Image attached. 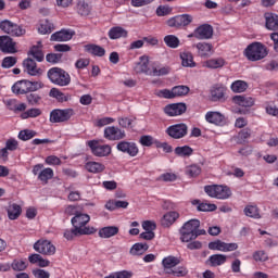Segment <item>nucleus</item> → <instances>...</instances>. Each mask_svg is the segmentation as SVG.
Returning a JSON list of instances; mask_svg holds the SVG:
<instances>
[{
    "label": "nucleus",
    "mask_w": 278,
    "mask_h": 278,
    "mask_svg": "<svg viewBox=\"0 0 278 278\" xmlns=\"http://www.w3.org/2000/svg\"><path fill=\"white\" fill-rule=\"evenodd\" d=\"M244 55L250 62H260L268 55V48L260 41H254L245 48Z\"/></svg>",
    "instance_id": "f257e3e1"
},
{
    "label": "nucleus",
    "mask_w": 278,
    "mask_h": 278,
    "mask_svg": "<svg viewBox=\"0 0 278 278\" xmlns=\"http://www.w3.org/2000/svg\"><path fill=\"white\" fill-rule=\"evenodd\" d=\"M48 78L55 86H68L71 84V74L60 67H52L48 71Z\"/></svg>",
    "instance_id": "f03ea898"
},
{
    "label": "nucleus",
    "mask_w": 278,
    "mask_h": 278,
    "mask_svg": "<svg viewBox=\"0 0 278 278\" xmlns=\"http://www.w3.org/2000/svg\"><path fill=\"white\" fill-rule=\"evenodd\" d=\"M199 227H201V222L199 219H191L185 223L180 229L181 242H190L191 240H197V230Z\"/></svg>",
    "instance_id": "7ed1b4c3"
},
{
    "label": "nucleus",
    "mask_w": 278,
    "mask_h": 278,
    "mask_svg": "<svg viewBox=\"0 0 278 278\" xmlns=\"http://www.w3.org/2000/svg\"><path fill=\"white\" fill-rule=\"evenodd\" d=\"M204 192L212 199H229L231 197V189L223 185H207L204 187Z\"/></svg>",
    "instance_id": "20e7f679"
},
{
    "label": "nucleus",
    "mask_w": 278,
    "mask_h": 278,
    "mask_svg": "<svg viewBox=\"0 0 278 278\" xmlns=\"http://www.w3.org/2000/svg\"><path fill=\"white\" fill-rule=\"evenodd\" d=\"M0 29L4 34H8V36H12L13 38H21V36H25L27 34V30L23 28V26L13 23L10 20H3L0 22Z\"/></svg>",
    "instance_id": "39448f33"
},
{
    "label": "nucleus",
    "mask_w": 278,
    "mask_h": 278,
    "mask_svg": "<svg viewBox=\"0 0 278 278\" xmlns=\"http://www.w3.org/2000/svg\"><path fill=\"white\" fill-rule=\"evenodd\" d=\"M86 144L89 147L92 155L96 157H108L112 154V146L101 144V140H89L86 142Z\"/></svg>",
    "instance_id": "423d86ee"
},
{
    "label": "nucleus",
    "mask_w": 278,
    "mask_h": 278,
    "mask_svg": "<svg viewBox=\"0 0 278 278\" xmlns=\"http://www.w3.org/2000/svg\"><path fill=\"white\" fill-rule=\"evenodd\" d=\"M190 92V87L186 85L175 86L172 90L162 89L157 91V97L162 99H175V97H186Z\"/></svg>",
    "instance_id": "0eeeda50"
},
{
    "label": "nucleus",
    "mask_w": 278,
    "mask_h": 278,
    "mask_svg": "<svg viewBox=\"0 0 278 278\" xmlns=\"http://www.w3.org/2000/svg\"><path fill=\"white\" fill-rule=\"evenodd\" d=\"M75 116L73 109H54L50 112V123H66Z\"/></svg>",
    "instance_id": "6e6552de"
},
{
    "label": "nucleus",
    "mask_w": 278,
    "mask_h": 278,
    "mask_svg": "<svg viewBox=\"0 0 278 278\" xmlns=\"http://www.w3.org/2000/svg\"><path fill=\"white\" fill-rule=\"evenodd\" d=\"M33 175H38L37 179L39 181H42L45 185L49 184V180L53 177V168L51 167H46L45 165L39 163L34 165L33 167Z\"/></svg>",
    "instance_id": "1a4fd4ad"
},
{
    "label": "nucleus",
    "mask_w": 278,
    "mask_h": 278,
    "mask_svg": "<svg viewBox=\"0 0 278 278\" xmlns=\"http://www.w3.org/2000/svg\"><path fill=\"white\" fill-rule=\"evenodd\" d=\"M165 134L174 140H180V138H186L188 136V125L180 123L175 124L166 128Z\"/></svg>",
    "instance_id": "9d476101"
},
{
    "label": "nucleus",
    "mask_w": 278,
    "mask_h": 278,
    "mask_svg": "<svg viewBox=\"0 0 278 278\" xmlns=\"http://www.w3.org/2000/svg\"><path fill=\"white\" fill-rule=\"evenodd\" d=\"M192 36L198 40H210L214 36V28L210 24L200 25L192 35H189L190 38Z\"/></svg>",
    "instance_id": "9b49d317"
},
{
    "label": "nucleus",
    "mask_w": 278,
    "mask_h": 278,
    "mask_svg": "<svg viewBox=\"0 0 278 278\" xmlns=\"http://www.w3.org/2000/svg\"><path fill=\"white\" fill-rule=\"evenodd\" d=\"M193 18L190 14H181L176 15L174 17H170L167 21L168 27H177V29H180L181 27H188L190 23H192Z\"/></svg>",
    "instance_id": "f8f14e48"
},
{
    "label": "nucleus",
    "mask_w": 278,
    "mask_h": 278,
    "mask_svg": "<svg viewBox=\"0 0 278 278\" xmlns=\"http://www.w3.org/2000/svg\"><path fill=\"white\" fill-rule=\"evenodd\" d=\"M210 251H222V253H229L237 251L238 243H227L220 240H215L208 243Z\"/></svg>",
    "instance_id": "ddd939ff"
},
{
    "label": "nucleus",
    "mask_w": 278,
    "mask_h": 278,
    "mask_svg": "<svg viewBox=\"0 0 278 278\" xmlns=\"http://www.w3.org/2000/svg\"><path fill=\"white\" fill-rule=\"evenodd\" d=\"M0 51L2 53L11 54L18 53L14 39L8 35L0 36Z\"/></svg>",
    "instance_id": "4468645a"
},
{
    "label": "nucleus",
    "mask_w": 278,
    "mask_h": 278,
    "mask_svg": "<svg viewBox=\"0 0 278 278\" xmlns=\"http://www.w3.org/2000/svg\"><path fill=\"white\" fill-rule=\"evenodd\" d=\"M116 149L117 151H121V153H126L130 157H136V155L140 153L138 144L131 141H119L116 146Z\"/></svg>",
    "instance_id": "2eb2a0df"
},
{
    "label": "nucleus",
    "mask_w": 278,
    "mask_h": 278,
    "mask_svg": "<svg viewBox=\"0 0 278 278\" xmlns=\"http://www.w3.org/2000/svg\"><path fill=\"white\" fill-rule=\"evenodd\" d=\"M34 249L41 255H55V245L49 240H38L34 244Z\"/></svg>",
    "instance_id": "dca6fc26"
},
{
    "label": "nucleus",
    "mask_w": 278,
    "mask_h": 278,
    "mask_svg": "<svg viewBox=\"0 0 278 278\" xmlns=\"http://www.w3.org/2000/svg\"><path fill=\"white\" fill-rule=\"evenodd\" d=\"M92 233H97V229L94 227H85V228H76L71 230H65L64 238L66 240H73V238L77 236H92Z\"/></svg>",
    "instance_id": "f3484780"
},
{
    "label": "nucleus",
    "mask_w": 278,
    "mask_h": 278,
    "mask_svg": "<svg viewBox=\"0 0 278 278\" xmlns=\"http://www.w3.org/2000/svg\"><path fill=\"white\" fill-rule=\"evenodd\" d=\"M127 135L125 134V130L116 127V126H109L104 128V138L106 140L116 141V140H123L125 139Z\"/></svg>",
    "instance_id": "a211bd4d"
},
{
    "label": "nucleus",
    "mask_w": 278,
    "mask_h": 278,
    "mask_svg": "<svg viewBox=\"0 0 278 278\" xmlns=\"http://www.w3.org/2000/svg\"><path fill=\"white\" fill-rule=\"evenodd\" d=\"M205 121H206V123H210L211 125H217L219 127L227 125V119L225 118V115H223L220 112H216V111H208L205 114Z\"/></svg>",
    "instance_id": "6ab92c4d"
},
{
    "label": "nucleus",
    "mask_w": 278,
    "mask_h": 278,
    "mask_svg": "<svg viewBox=\"0 0 278 278\" xmlns=\"http://www.w3.org/2000/svg\"><path fill=\"white\" fill-rule=\"evenodd\" d=\"M186 110H188L186 103H173L164 108V112L167 116H181V114H185Z\"/></svg>",
    "instance_id": "aec40b11"
},
{
    "label": "nucleus",
    "mask_w": 278,
    "mask_h": 278,
    "mask_svg": "<svg viewBox=\"0 0 278 278\" xmlns=\"http://www.w3.org/2000/svg\"><path fill=\"white\" fill-rule=\"evenodd\" d=\"M24 71L31 77H38L42 75V68L38 67V64L33 59H26L23 61Z\"/></svg>",
    "instance_id": "412c9836"
},
{
    "label": "nucleus",
    "mask_w": 278,
    "mask_h": 278,
    "mask_svg": "<svg viewBox=\"0 0 278 278\" xmlns=\"http://www.w3.org/2000/svg\"><path fill=\"white\" fill-rule=\"evenodd\" d=\"M90 223V215L86 213L78 212L73 218H72V225L73 227H76V229H84L86 225Z\"/></svg>",
    "instance_id": "4be33fe9"
},
{
    "label": "nucleus",
    "mask_w": 278,
    "mask_h": 278,
    "mask_svg": "<svg viewBox=\"0 0 278 278\" xmlns=\"http://www.w3.org/2000/svg\"><path fill=\"white\" fill-rule=\"evenodd\" d=\"M73 36H75V33L62 29L52 34L50 40L53 42H68V40L73 39Z\"/></svg>",
    "instance_id": "5701e85b"
},
{
    "label": "nucleus",
    "mask_w": 278,
    "mask_h": 278,
    "mask_svg": "<svg viewBox=\"0 0 278 278\" xmlns=\"http://www.w3.org/2000/svg\"><path fill=\"white\" fill-rule=\"evenodd\" d=\"M139 60L140 61L135 66L136 73H144V75H151L153 70L149 67V56L142 55Z\"/></svg>",
    "instance_id": "b1692460"
},
{
    "label": "nucleus",
    "mask_w": 278,
    "mask_h": 278,
    "mask_svg": "<svg viewBox=\"0 0 278 278\" xmlns=\"http://www.w3.org/2000/svg\"><path fill=\"white\" fill-rule=\"evenodd\" d=\"M13 94H27L29 93V80H18L16 81L12 88Z\"/></svg>",
    "instance_id": "393cba45"
},
{
    "label": "nucleus",
    "mask_w": 278,
    "mask_h": 278,
    "mask_svg": "<svg viewBox=\"0 0 278 278\" xmlns=\"http://www.w3.org/2000/svg\"><path fill=\"white\" fill-rule=\"evenodd\" d=\"M225 92H227V89L223 85H215L211 88V100L216 101H223L225 99Z\"/></svg>",
    "instance_id": "a878e982"
},
{
    "label": "nucleus",
    "mask_w": 278,
    "mask_h": 278,
    "mask_svg": "<svg viewBox=\"0 0 278 278\" xmlns=\"http://www.w3.org/2000/svg\"><path fill=\"white\" fill-rule=\"evenodd\" d=\"M206 264L213 268H216V266H223V264H227V255L213 254L206 260Z\"/></svg>",
    "instance_id": "bb28decb"
},
{
    "label": "nucleus",
    "mask_w": 278,
    "mask_h": 278,
    "mask_svg": "<svg viewBox=\"0 0 278 278\" xmlns=\"http://www.w3.org/2000/svg\"><path fill=\"white\" fill-rule=\"evenodd\" d=\"M265 27L269 29V31H277L278 15L275 13H265Z\"/></svg>",
    "instance_id": "cd10ccee"
},
{
    "label": "nucleus",
    "mask_w": 278,
    "mask_h": 278,
    "mask_svg": "<svg viewBox=\"0 0 278 278\" xmlns=\"http://www.w3.org/2000/svg\"><path fill=\"white\" fill-rule=\"evenodd\" d=\"M193 47H195V49H198V54L200 55V58H210V55H212V51L214 49L212 43H207V42H198Z\"/></svg>",
    "instance_id": "c85d7f7f"
},
{
    "label": "nucleus",
    "mask_w": 278,
    "mask_h": 278,
    "mask_svg": "<svg viewBox=\"0 0 278 278\" xmlns=\"http://www.w3.org/2000/svg\"><path fill=\"white\" fill-rule=\"evenodd\" d=\"M119 231L118 226H106L99 229L98 236L99 238H114V236H117Z\"/></svg>",
    "instance_id": "c756f323"
},
{
    "label": "nucleus",
    "mask_w": 278,
    "mask_h": 278,
    "mask_svg": "<svg viewBox=\"0 0 278 278\" xmlns=\"http://www.w3.org/2000/svg\"><path fill=\"white\" fill-rule=\"evenodd\" d=\"M85 51L91 55H94L96 58H103V55H105V48L94 43L86 45Z\"/></svg>",
    "instance_id": "7c9ffc66"
},
{
    "label": "nucleus",
    "mask_w": 278,
    "mask_h": 278,
    "mask_svg": "<svg viewBox=\"0 0 278 278\" xmlns=\"http://www.w3.org/2000/svg\"><path fill=\"white\" fill-rule=\"evenodd\" d=\"M108 36L111 40H118V38H127L128 33L121 26H114L109 30Z\"/></svg>",
    "instance_id": "2f4dec72"
},
{
    "label": "nucleus",
    "mask_w": 278,
    "mask_h": 278,
    "mask_svg": "<svg viewBox=\"0 0 278 278\" xmlns=\"http://www.w3.org/2000/svg\"><path fill=\"white\" fill-rule=\"evenodd\" d=\"M181 65L186 68H194L197 66V62H194V55L192 52H181L180 53Z\"/></svg>",
    "instance_id": "473e14b6"
},
{
    "label": "nucleus",
    "mask_w": 278,
    "mask_h": 278,
    "mask_svg": "<svg viewBox=\"0 0 278 278\" xmlns=\"http://www.w3.org/2000/svg\"><path fill=\"white\" fill-rule=\"evenodd\" d=\"M179 218V213L175 211L167 212L161 219L162 227H170Z\"/></svg>",
    "instance_id": "72a5a7b5"
},
{
    "label": "nucleus",
    "mask_w": 278,
    "mask_h": 278,
    "mask_svg": "<svg viewBox=\"0 0 278 278\" xmlns=\"http://www.w3.org/2000/svg\"><path fill=\"white\" fill-rule=\"evenodd\" d=\"M178 264H181V261L177 256L169 255L162 260V266L165 270H172Z\"/></svg>",
    "instance_id": "f704fd0d"
},
{
    "label": "nucleus",
    "mask_w": 278,
    "mask_h": 278,
    "mask_svg": "<svg viewBox=\"0 0 278 278\" xmlns=\"http://www.w3.org/2000/svg\"><path fill=\"white\" fill-rule=\"evenodd\" d=\"M233 101L238 105H241V108H253L255 105V100L251 97L235 96Z\"/></svg>",
    "instance_id": "c9c22d12"
},
{
    "label": "nucleus",
    "mask_w": 278,
    "mask_h": 278,
    "mask_svg": "<svg viewBox=\"0 0 278 278\" xmlns=\"http://www.w3.org/2000/svg\"><path fill=\"white\" fill-rule=\"evenodd\" d=\"M85 168L88 170V173L97 174L103 173L105 170V165L99 162L89 161L85 164Z\"/></svg>",
    "instance_id": "e433bc0d"
},
{
    "label": "nucleus",
    "mask_w": 278,
    "mask_h": 278,
    "mask_svg": "<svg viewBox=\"0 0 278 278\" xmlns=\"http://www.w3.org/2000/svg\"><path fill=\"white\" fill-rule=\"evenodd\" d=\"M7 212L10 220H16L18 216H21V214L23 213V208L21 207V205L13 203L9 205Z\"/></svg>",
    "instance_id": "4c0bfd02"
},
{
    "label": "nucleus",
    "mask_w": 278,
    "mask_h": 278,
    "mask_svg": "<svg viewBox=\"0 0 278 278\" xmlns=\"http://www.w3.org/2000/svg\"><path fill=\"white\" fill-rule=\"evenodd\" d=\"M174 153L178 157H190L194 153V149L190 148V146L176 147Z\"/></svg>",
    "instance_id": "58836bf2"
},
{
    "label": "nucleus",
    "mask_w": 278,
    "mask_h": 278,
    "mask_svg": "<svg viewBox=\"0 0 278 278\" xmlns=\"http://www.w3.org/2000/svg\"><path fill=\"white\" fill-rule=\"evenodd\" d=\"M149 251V244L148 243H135L130 248V255H144Z\"/></svg>",
    "instance_id": "ea45409f"
},
{
    "label": "nucleus",
    "mask_w": 278,
    "mask_h": 278,
    "mask_svg": "<svg viewBox=\"0 0 278 278\" xmlns=\"http://www.w3.org/2000/svg\"><path fill=\"white\" fill-rule=\"evenodd\" d=\"M248 88H249V83L244 80H235L230 85V89L232 90V92H236V93L247 92Z\"/></svg>",
    "instance_id": "a19ab883"
},
{
    "label": "nucleus",
    "mask_w": 278,
    "mask_h": 278,
    "mask_svg": "<svg viewBox=\"0 0 278 278\" xmlns=\"http://www.w3.org/2000/svg\"><path fill=\"white\" fill-rule=\"evenodd\" d=\"M243 212L245 216H249L250 218H262V215H260V208L256 205H248L244 207Z\"/></svg>",
    "instance_id": "79ce46f5"
},
{
    "label": "nucleus",
    "mask_w": 278,
    "mask_h": 278,
    "mask_svg": "<svg viewBox=\"0 0 278 278\" xmlns=\"http://www.w3.org/2000/svg\"><path fill=\"white\" fill-rule=\"evenodd\" d=\"M28 55H31L37 62H42V60H45L42 48L38 46H33L28 52Z\"/></svg>",
    "instance_id": "37998d69"
},
{
    "label": "nucleus",
    "mask_w": 278,
    "mask_h": 278,
    "mask_svg": "<svg viewBox=\"0 0 278 278\" xmlns=\"http://www.w3.org/2000/svg\"><path fill=\"white\" fill-rule=\"evenodd\" d=\"M164 42L169 49H177L180 45L179 38L175 35H166L164 37Z\"/></svg>",
    "instance_id": "c03bdc74"
},
{
    "label": "nucleus",
    "mask_w": 278,
    "mask_h": 278,
    "mask_svg": "<svg viewBox=\"0 0 278 278\" xmlns=\"http://www.w3.org/2000/svg\"><path fill=\"white\" fill-rule=\"evenodd\" d=\"M205 66L206 68H223V66H225V59L217 58L207 60Z\"/></svg>",
    "instance_id": "a18cd8bd"
},
{
    "label": "nucleus",
    "mask_w": 278,
    "mask_h": 278,
    "mask_svg": "<svg viewBox=\"0 0 278 278\" xmlns=\"http://www.w3.org/2000/svg\"><path fill=\"white\" fill-rule=\"evenodd\" d=\"M11 268H12V270H15V273H21L23 270H26L27 262L20 260V258H15V260H13V262L11 264Z\"/></svg>",
    "instance_id": "49530a36"
},
{
    "label": "nucleus",
    "mask_w": 278,
    "mask_h": 278,
    "mask_svg": "<svg viewBox=\"0 0 278 278\" xmlns=\"http://www.w3.org/2000/svg\"><path fill=\"white\" fill-rule=\"evenodd\" d=\"M42 114L40 109H29L21 114V118L24 121L27 118H38Z\"/></svg>",
    "instance_id": "de8ad7c7"
},
{
    "label": "nucleus",
    "mask_w": 278,
    "mask_h": 278,
    "mask_svg": "<svg viewBox=\"0 0 278 278\" xmlns=\"http://www.w3.org/2000/svg\"><path fill=\"white\" fill-rule=\"evenodd\" d=\"M77 12L80 14V16H88V14H90V4L84 0L78 1Z\"/></svg>",
    "instance_id": "09e8293b"
},
{
    "label": "nucleus",
    "mask_w": 278,
    "mask_h": 278,
    "mask_svg": "<svg viewBox=\"0 0 278 278\" xmlns=\"http://www.w3.org/2000/svg\"><path fill=\"white\" fill-rule=\"evenodd\" d=\"M39 34H51L53 31V24L49 22V20H45L40 23V26L38 27Z\"/></svg>",
    "instance_id": "8fccbe9b"
},
{
    "label": "nucleus",
    "mask_w": 278,
    "mask_h": 278,
    "mask_svg": "<svg viewBox=\"0 0 278 278\" xmlns=\"http://www.w3.org/2000/svg\"><path fill=\"white\" fill-rule=\"evenodd\" d=\"M254 262H268V253L264 250H257L252 254Z\"/></svg>",
    "instance_id": "3c124183"
},
{
    "label": "nucleus",
    "mask_w": 278,
    "mask_h": 278,
    "mask_svg": "<svg viewBox=\"0 0 278 278\" xmlns=\"http://www.w3.org/2000/svg\"><path fill=\"white\" fill-rule=\"evenodd\" d=\"M26 101L29 103V105H40L42 97H40L38 93H28L26 96Z\"/></svg>",
    "instance_id": "603ef678"
},
{
    "label": "nucleus",
    "mask_w": 278,
    "mask_h": 278,
    "mask_svg": "<svg viewBox=\"0 0 278 278\" xmlns=\"http://www.w3.org/2000/svg\"><path fill=\"white\" fill-rule=\"evenodd\" d=\"M16 62H18L16 56H5L2 60L1 66L2 68H12V66H16Z\"/></svg>",
    "instance_id": "864d4df0"
},
{
    "label": "nucleus",
    "mask_w": 278,
    "mask_h": 278,
    "mask_svg": "<svg viewBox=\"0 0 278 278\" xmlns=\"http://www.w3.org/2000/svg\"><path fill=\"white\" fill-rule=\"evenodd\" d=\"M168 73H170V70L168 67H160L159 68L156 66H153L151 76L152 77H162L164 75H168Z\"/></svg>",
    "instance_id": "5fc2aeb1"
},
{
    "label": "nucleus",
    "mask_w": 278,
    "mask_h": 278,
    "mask_svg": "<svg viewBox=\"0 0 278 278\" xmlns=\"http://www.w3.org/2000/svg\"><path fill=\"white\" fill-rule=\"evenodd\" d=\"M130 277H134V274L131 271L122 270V271L111 273L109 276H105L104 278H130Z\"/></svg>",
    "instance_id": "6e6d98bb"
},
{
    "label": "nucleus",
    "mask_w": 278,
    "mask_h": 278,
    "mask_svg": "<svg viewBox=\"0 0 278 278\" xmlns=\"http://www.w3.org/2000/svg\"><path fill=\"white\" fill-rule=\"evenodd\" d=\"M216 210H217L216 204L202 202L198 205V211L199 212H216Z\"/></svg>",
    "instance_id": "4d7b16f0"
},
{
    "label": "nucleus",
    "mask_w": 278,
    "mask_h": 278,
    "mask_svg": "<svg viewBox=\"0 0 278 278\" xmlns=\"http://www.w3.org/2000/svg\"><path fill=\"white\" fill-rule=\"evenodd\" d=\"M186 175L189 177H199L201 175V167L199 165H190L186 169Z\"/></svg>",
    "instance_id": "13d9d810"
},
{
    "label": "nucleus",
    "mask_w": 278,
    "mask_h": 278,
    "mask_svg": "<svg viewBox=\"0 0 278 278\" xmlns=\"http://www.w3.org/2000/svg\"><path fill=\"white\" fill-rule=\"evenodd\" d=\"M46 60L50 64H59V62H62V53H49L46 55Z\"/></svg>",
    "instance_id": "bf43d9fd"
},
{
    "label": "nucleus",
    "mask_w": 278,
    "mask_h": 278,
    "mask_svg": "<svg viewBox=\"0 0 278 278\" xmlns=\"http://www.w3.org/2000/svg\"><path fill=\"white\" fill-rule=\"evenodd\" d=\"M167 275H174V277H186L188 270L185 267H178L177 269H169L166 271Z\"/></svg>",
    "instance_id": "052dcab7"
},
{
    "label": "nucleus",
    "mask_w": 278,
    "mask_h": 278,
    "mask_svg": "<svg viewBox=\"0 0 278 278\" xmlns=\"http://www.w3.org/2000/svg\"><path fill=\"white\" fill-rule=\"evenodd\" d=\"M90 66V59H78L75 62V68L78 71H84V68H88Z\"/></svg>",
    "instance_id": "680f3d73"
},
{
    "label": "nucleus",
    "mask_w": 278,
    "mask_h": 278,
    "mask_svg": "<svg viewBox=\"0 0 278 278\" xmlns=\"http://www.w3.org/2000/svg\"><path fill=\"white\" fill-rule=\"evenodd\" d=\"M159 181H165V182H168V181H177V174H175V173H165V174H162V175L159 177Z\"/></svg>",
    "instance_id": "e2e57ef3"
},
{
    "label": "nucleus",
    "mask_w": 278,
    "mask_h": 278,
    "mask_svg": "<svg viewBox=\"0 0 278 278\" xmlns=\"http://www.w3.org/2000/svg\"><path fill=\"white\" fill-rule=\"evenodd\" d=\"M34 136H36V132L34 130H22L18 134L20 140H24V141L31 140Z\"/></svg>",
    "instance_id": "0e129e2a"
},
{
    "label": "nucleus",
    "mask_w": 278,
    "mask_h": 278,
    "mask_svg": "<svg viewBox=\"0 0 278 278\" xmlns=\"http://www.w3.org/2000/svg\"><path fill=\"white\" fill-rule=\"evenodd\" d=\"M33 275L35 278H50L51 274H49V271L45 270V269H34L33 270Z\"/></svg>",
    "instance_id": "69168bd1"
},
{
    "label": "nucleus",
    "mask_w": 278,
    "mask_h": 278,
    "mask_svg": "<svg viewBox=\"0 0 278 278\" xmlns=\"http://www.w3.org/2000/svg\"><path fill=\"white\" fill-rule=\"evenodd\" d=\"M170 12H173V9H170L169 7H166V5H160L156 9V14L159 16H168V14H170Z\"/></svg>",
    "instance_id": "338daca9"
},
{
    "label": "nucleus",
    "mask_w": 278,
    "mask_h": 278,
    "mask_svg": "<svg viewBox=\"0 0 278 278\" xmlns=\"http://www.w3.org/2000/svg\"><path fill=\"white\" fill-rule=\"evenodd\" d=\"M5 149L8 151H16V149H18V141L16 139H9V140H7Z\"/></svg>",
    "instance_id": "774afa93"
}]
</instances>
